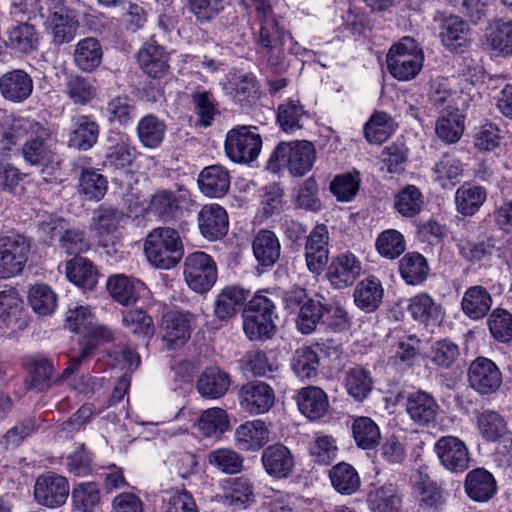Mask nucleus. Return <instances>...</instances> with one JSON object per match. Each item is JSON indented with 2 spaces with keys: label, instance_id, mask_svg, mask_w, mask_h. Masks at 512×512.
Instances as JSON below:
<instances>
[{
  "label": "nucleus",
  "instance_id": "f257e3e1",
  "mask_svg": "<svg viewBox=\"0 0 512 512\" xmlns=\"http://www.w3.org/2000/svg\"><path fill=\"white\" fill-rule=\"evenodd\" d=\"M24 137L26 140L21 149L24 161L45 175L46 181L56 177L63 160L49 129L42 123L30 118L14 117L8 130L2 133L0 149L10 151Z\"/></svg>",
  "mask_w": 512,
  "mask_h": 512
},
{
  "label": "nucleus",
  "instance_id": "f03ea898",
  "mask_svg": "<svg viewBox=\"0 0 512 512\" xmlns=\"http://www.w3.org/2000/svg\"><path fill=\"white\" fill-rule=\"evenodd\" d=\"M241 3L246 8H255L256 18L260 24L255 40L267 58L269 68L273 73L284 72L288 68L285 46L292 38L280 26L269 0H241Z\"/></svg>",
  "mask_w": 512,
  "mask_h": 512
},
{
  "label": "nucleus",
  "instance_id": "7ed1b4c3",
  "mask_svg": "<svg viewBox=\"0 0 512 512\" xmlns=\"http://www.w3.org/2000/svg\"><path fill=\"white\" fill-rule=\"evenodd\" d=\"M52 6L45 17L44 26L52 44L60 46L72 42L80 27L81 0H51Z\"/></svg>",
  "mask_w": 512,
  "mask_h": 512
},
{
  "label": "nucleus",
  "instance_id": "20e7f679",
  "mask_svg": "<svg viewBox=\"0 0 512 512\" xmlns=\"http://www.w3.org/2000/svg\"><path fill=\"white\" fill-rule=\"evenodd\" d=\"M144 251L154 266L170 269L178 264L183 255L179 233L170 227H158L147 236Z\"/></svg>",
  "mask_w": 512,
  "mask_h": 512
},
{
  "label": "nucleus",
  "instance_id": "39448f33",
  "mask_svg": "<svg viewBox=\"0 0 512 512\" xmlns=\"http://www.w3.org/2000/svg\"><path fill=\"white\" fill-rule=\"evenodd\" d=\"M274 302L263 294H256L243 311V329L252 341L271 339L276 333Z\"/></svg>",
  "mask_w": 512,
  "mask_h": 512
},
{
  "label": "nucleus",
  "instance_id": "423d86ee",
  "mask_svg": "<svg viewBox=\"0 0 512 512\" xmlns=\"http://www.w3.org/2000/svg\"><path fill=\"white\" fill-rule=\"evenodd\" d=\"M424 54L416 40L403 37L395 43L386 55L389 73L399 81L415 78L422 69Z\"/></svg>",
  "mask_w": 512,
  "mask_h": 512
},
{
  "label": "nucleus",
  "instance_id": "0eeeda50",
  "mask_svg": "<svg viewBox=\"0 0 512 512\" xmlns=\"http://www.w3.org/2000/svg\"><path fill=\"white\" fill-rule=\"evenodd\" d=\"M315 158V147L309 141L281 142L272 153L269 165L286 166L292 175L303 176L311 170Z\"/></svg>",
  "mask_w": 512,
  "mask_h": 512
},
{
  "label": "nucleus",
  "instance_id": "6e6552de",
  "mask_svg": "<svg viewBox=\"0 0 512 512\" xmlns=\"http://www.w3.org/2000/svg\"><path fill=\"white\" fill-rule=\"evenodd\" d=\"M30 241L21 234L0 236V279L22 273L28 260Z\"/></svg>",
  "mask_w": 512,
  "mask_h": 512
},
{
  "label": "nucleus",
  "instance_id": "1a4fd4ad",
  "mask_svg": "<svg viewBox=\"0 0 512 512\" xmlns=\"http://www.w3.org/2000/svg\"><path fill=\"white\" fill-rule=\"evenodd\" d=\"M196 315L187 310L173 309L165 312L161 319L162 341L170 350L183 347L191 338Z\"/></svg>",
  "mask_w": 512,
  "mask_h": 512
},
{
  "label": "nucleus",
  "instance_id": "9d476101",
  "mask_svg": "<svg viewBox=\"0 0 512 512\" xmlns=\"http://www.w3.org/2000/svg\"><path fill=\"white\" fill-rule=\"evenodd\" d=\"M184 277L188 286L197 293L208 292L217 280V266L205 252L189 254L184 262Z\"/></svg>",
  "mask_w": 512,
  "mask_h": 512
},
{
  "label": "nucleus",
  "instance_id": "9b49d317",
  "mask_svg": "<svg viewBox=\"0 0 512 512\" xmlns=\"http://www.w3.org/2000/svg\"><path fill=\"white\" fill-rule=\"evenodd\" d=\"M227 156L237 163L254 161L261 150V136L251 126H238L228 131L225 139Z\"/></svg>",
  "mask_w": 512,
  "mask_h": 512
},
{
  "label": "nucleus",
  "instance_id": "f8f14e48",
  "mask_svg": "<svg viewBox=\"0 0 512 512\" xmlns=\"http://www.w3.org/2000/svg\"><path fill=\"white\" fill-rule=\"evenodd\" d=\"M68 480L54 472L37 477L34 485V498L39 505L58 508L66 503L69 495Z\"/></svg>",
  "mask_w": 512,
  "mask_h": 512
},
{
  "label": "nucleus",
  "instance_id": "ddd939ff",
  "mask_svg": "<svg viewBox=\"0 0 512 512\" xmlns=\"http://www.w3.org/2000/svg\"><path fill=\"white\" fill-rule=\"evenodd\" d=\"M468 381L479 394L490 395L500 388L502 373L493 361L478 357L469 366Z\"/></svg>",
  "mask_w": 512,
  "mask_h": 512
},
{
  "label": "nucleus",
  "instance_id": "4468645a",
  "mask_svg": "<svg viewBox=\"0 0 512 512\" xmlns=\"http://www.w3.org/2000/svg\"><path fill=\"white\" fill-rule=\"evenodd\" d=\"M434 451L443 467L451 472H463L469 467L468 448L458 437L443 436L439 438L434 445Z\"/></svg>",
  "mask_w": 512,
  "mask_h": 512
},
{
  "label": "nucleus",
  "instance_id": "2eb2a0df",
  "mask_svg": "<svg viewBox=\"0 0 512 512\" xmlns=\"http://www.w3.org/2000/svg\"><path fill=\"white\" fill-rule=\"evenodd\" d=\"M125 219L124 213L111 205L101 204L93 213V229L99 243L107 247L109 243L114 244L118 240V230Z\"/></svg>",
  "mask_w": 512,
  "mask_h": 512
},
{
  "label": "nucleus",
  "instance_id": "dca6fc26",
  "mask_svg": "<svg viewBox=\"0 0 512 512\" xmlns=\"http://www.w3.org/2000/svg\"><path fill=\"white\" fill-rule=\"evenodd\" d=\"M362 265L360 260L351 252H345L332 258L326 277L336 289L351 286L360 276Z\"/></svg>",
  "mask_w": 512,
  "mask_h": 512
},
{
  "label": "nucleus",
  "instance_id": "f3484780",
  "mask_svg": "<svg viewBox=\"0 0 512 512\" xmlns=\"http://www.w3.org/2000/svg\"><path fill=\"white\" fill-rule=\"evenodd\" d=\"M329 232L324 224L316 225L306 238L305 258L310 272L319 274L329 258Z\"/></svg>",
  "mask_w": 512,
  "mask_h": 512
},
{
  "label": "nucleus",
  "instance_id": "a211bd4d",
  "mask_svg": "<svg viewBox=\"0 0 512 512\" xmlns=\"http://www.w3.org/2000/svg\"><path fill=\"white\" fill-rule=\"evenodd\" d=\"M241 407L250 414L267 412L274 404L273 389L262 381H252L243 385L239 391Z\"/></svg>",
  "mask_w": 512,
  "mask_h": 512
},
{
  "label": "nucleus",
  "instance_id": "6ab92c4d",
  "mask_svg": "<svg viewBox=\"0 0 512 512\" xmlns=\"http://www.w3.org/2000/svg\"><path fill=\"white\" fill-rule=\"evenodd\" d=\"M5 44L15 53L29 55L38 50L40 33L37 28L25 21H15L5 32Z\"/></svg>",
  "mask_w": 512,
  "mask_h": 512
},
{
  "label": "nucleus",
  "instance_id": "aec40b11",
  "mask_svg": "<svg viewBox=\"0 0 512 512\" xmlns=\"http://www.w3.org/2000/svg\"><path fill=\"white\" fill-rule=\"evenodd\" d=\"M33 79L23 69H13L0 77V93L12 103L26 101L33 92Z\"/></svg>",
  "mask_w": 512,
  "mask_h": 512
},
{
  "label": "nucleus",
  "instance_id": "412c9836",
  "mask_svg": "<svg viewBox=\"0 0 512 512\" xmlns=\"http://www.w3.org/2000/svg\"><path fill=\"white\" fill-rule=\"evenodd\" d=\"M440 406L429 393L418 390L406 399V411L410 419L419 426H427L436 420Z\"/></svg>",
  "mask_w": 512,
  "mask_h": 512
},
{
  "label": "nucleus",
  "instance_id": "4be33fe9",
  "mask_svg": "<svg viewBox=\"0 0 512 512\" xmlns=\"http://www.w3.org/2000/svg\"><path fill=\"white\" fill-rule=\"evenodd\" d=\"M439 37L442 44L451 52L461 53L469 45L470 29L459 16L450 15L442 20Z\"/></svg>",
  "mask_w": 512,
  "mask_h": 512
},
{
  "label": "nucleus",
  "instance_id": "5701e85b",
  "mask_svg": "<svg viewBox=\"0 0 512 512\" xmlns=\"http://www.w3.org/2000/svg\"><path fill=\"white\" fill-rule=\"evenodd\" d=\"M228 215L218 204L204 205L198 213V224L201 234L208 240L224 237L228 231Z\"/></svg>",
  "mask_w": 512,
  "mask_h": 512
},
{
  "label": "nucleus",
  "instance_id": "b1692460",
  "mask_svg": "<svg viewBox=\"0 0 512 512\" xmlns=\"http://www.w3.org/2000/svg\"><path fill=\"white\" fill-rule=\"evenodd\" d=\"M261 461L265 471L273 478L288 477L294 469V457L283 444H273L262 452Z\"/></svg>",
  "mask_w": 512,
  "mask_h": 512
},
{
  "label": "nucleus",
  "instance_id": "393cba45",
  "mask_svg": "<svg viewBox=\"0 0 512 512\" xmlns=\"http://www.w3.org/2000/svg\"><path fill=\"white\" fill-rule=\"evenodd\" d=\"M107 289L111 297L123 306L134 305L146 290L145 284L133 277L116 274L109 277Z\"/></svg>",
  "mask_w": 512,
  "mask_h": 512
},
{
  "label": "nucleus",
  "instance_id": "a878e982",
  "mask_svg": "<svg viewBox=\"0 0 512 512\" xmlns=\"http://www.w3.org/2000/svg\"><path fill=\"white\" fill-rule=\"evenodd\" d=\"M464 488L473 501L487 502L496 494L497 482L489 471L476 468L467 473Z\"/></svg>",
  "mask_w": 512,
  "mask_h": 512
},
{
  "label": "nucleus",
  "instance_id": "bb28decb",
  "mask_svg": "<svg viewBox=\"0 0 512 512\" xmlns=\"http://www.w3.org/2000/svg\"><path fill=\"white\" fill-rule=\"evenodd\" d=\"M25 366L28 372L25 385L28 389L44 392L51 387L54 366L49 359L43 355H33L26 359Z\"/></svg>",
  "mask_w": 512,
  "mask_h": 512
},
{
  "label": "nucleus",
  "instance_id": "cd10ccee",
  "mask_svg": "<svg viewBox=\"0 0 512 512\" xmlns=\"http://www.w3.org/2000/svg\"><path fill=\"white\" fill-rule=\"evenodd\" d=\"M137 58L140 68L151 78H162L169 72V55L156 43L145 44Z\"/></svg>",
  "mask_w": 512,
  "mask_h": 512
},
{
  "label": "nucleus",
  "instance_id": "c85d7f7f",
  "mask_svg": "<svg viewBox=\"0 0 512 512\" xmlns=\"http://www.w3.org/2000/svg\"><path fill=\"white\" fill-rule=\"evenodd\" d=\"M249 295L250 291L242 287L234 285L226 286L215 298V317L221 321L234 317Z\"/></svg>",
  "mask_w": 512,
  "mask_h": 512
},
{
  "label": "nucleus",
  "instance_id": "c756f323",
  "mask_svg": "<svg viewBox=\"0 0 512 512\" xmlns=\"http://www.w3.org/2000/svg\"><path fill=\"white\" fill-rule=\"evenodd\" d=\"M252 250L260 266L272 267L280 258L281 244L273 231L261 229L253 239Z\"/></svg>",
  "mask_w": 512,
  "mask_h": 512
},
{
  "label": "nucleus",
  "instance_id": "7c9ffc66",
  "mask_svg": "<svg viewBox=\"0 0 512 512\" xmlns=\"http://www.w3.org/2000/svg\"><path fill=\"white\" fill-rule=\"evenodd\" d=\"M198 185L204 195L211 198H221L229 191V172L220 165L208 166L199 174Z\"/></svg>",
  "mask_w": 512,
  "mask_h": 512
},
{
  "label": "nucleus",
  "instance_id": "2f4dec72",
  "mask_svg": "<svg viewBox=\"0 0 512 512\" xmlns=\"http://www.w3.org/2000/svg\"><path fill=\"white\" fill-rule=\"evenodd\" d=\"M69 147L86 151L94 146L99 136V125L90 115H78L73 118Z\"/></svg>",
  "mask_w": 512,
  "mask_h": 512
},
{
  "label": "nucleus",
  "instance_id": "473e14b6",
  "mask_svg": "<svg viewBox=\"0 0 512 512\" xmlns=\"http://www.w3.org/2000/svg\"><path fill=\"white\" fill-rule=\"evenodd\" d=\"M235 441L240 450H258L269 441V430L261 420L247 421L235 430Z\"/></svg>",
  "mask_w": 512,
  "mask_h": 512
},
{
  "label": "nucleus",
  "instance_id": "72a5a7b5",
  "mask_svg": "<svg viewBox=\"0 0 512 512\" xmlns=\"http://www.w3.org/2000/svg\"><path fill=\"white\" fill-rule=\"evenodd\" d=\"M297 405L300 412L310 420L323 417L329 408L327 394L316 386H308L299 390Z\"/></svg>",
  "mask_w": 512,
  "mask_h": 512
},
{
  "label": "nucleus",
  "instance_id": "f704fd0d",
  "mask_svg": "<svg viewBox=\"0 0 512 512\" xmlns=\"http://www.w3.org/2000/svg\"><path fill=\"white\" fill-rule=\"evenodd\" d=\"M383 295L381 281L375 276L361 280L353 293L356 306L367 313L374 312L380 306Z\"/></svg>",
  "mask_w": 512,
  "mask_h": 512
},
{
  "label": "nucleus",
  "instance_id": "c9c22d12",
  "mask_svg": "<svg viewBox=\"0 0 512 512\" xmlns=\"http://www.w3.org/2000/svg\"><path fill=\"white\" fill-rule=\"evenodd\" d=\"M103 58L100 41L94 37H86L75 45L73 59L75 65L83 72L96 70Z\"/></svg>",
  "mask_w": 512,
  "mask_h": 512
},
{
  "label": "nucleus",
  "instance_id": "e433bc0d",
  "mask_svg": "<svg viewBox=\"0 0 512 512\" xmlns=\"http://www.w3.org/2000/svg\"><path fill=\"white\" fill-rule=\"evenodd\" d=\"M492 305V297L487 289L480 285L469 287L461 300V309L470 319L479 320L487 315Z\"/></svg>",
  "mask_w": 512,
  "mask_h": 512
},
{
  "label": "nucleus",
  "instance_id": "4c0bfd02",
  "mask_svg": "<svg viewBox=\"0 0 512 512\" xmlns=\"http://www.w3.org/2000/svg\"><path fill=\"white\" fill-rule=\"evenodd\" d=\"M66 276L75 285L92 290L98 283L99 272L92 261L76 256L66 263Z\"/></svg>",
  "mask_w": 512,
  "mask_h": 512
},
{
  "label": "nucleus",
  "instance_id": "58836bf2",
  "mask_svg": "<svg viewBox=\"0 0 512 512\" xmlns=\"http://www.w3.org/2000/svg\"><path fill=\"white\" fill-rule=\"evenodd\" d=\"M420 352L421 340L417 336H403L396 342L389 363L399 370L409 369L419 359Z\"/></svg>",
  "mask_w": 512,
  "mask_h": 512
},
{
  "label": "nucleus",
  "instance_id": "ea45409f",
  "mask_svg": "<svg viewBox=\"0 0 512 512\" xmlns=\"http://www.w3.org/2000/svg\"><path fill=\"white\" fill-rule=\"evenodd\" d=\"M371 372L360 365L347 369L344 373V386L349 396L362 402L373 389Z\"/></svg>",
  "mask_w": 512,
  "mask_h": 512
},
{
  "label": "nucleus",
  "instance_id": "a19ab883",
  "mask_svg": "<svg viewBox=\"0 0 512 512\" xmlns=\"http://www.w3.org/2000/svg\"><path fill=\"white\" fill-rule=\"evenodd\" d=\"M229 385L228 373L218 367H209L200 375L197 390L205 398L216 399L228 391Z\"/></svg>",
  "mask_w": 512,
  "mask_h": 512
},
{
  "label": "nucleus",
  "instance_id": "79ce46f5",
  "mask_svg": "<svg viewBox=\"0 0 512 512\" xmlns=\"http://www.w3.org/2000/svg\"><path fill=\"white\" fill-rule=\"evenodd\" d=\"M136 130L140 143L146 148L155 149L162 144L167 126L156 115L147 114L138 121Z\"/></svg>",
  "mask_w": 512,
  "mask_h": 512
},
{
  "label": "nucleus",
  "instance_id": "37998d69",
  "mask_svg": "<svg viewBox=\"0 0 512 512\" xmlns=\"http://www.w3.org/2000/svg\"><path fill=\"white\" fill-rule=\"evenodd\" d=\"M399 272L408 285H420L427 280L430 267L422 254L410 252L400 260Z\"/></svg>",
  "mask_w": 512,
  "mask_h": 512
},
{
  "label": "nucleus",
  "instance_id": "c03bdc74",
  "mask_svg": "<svg viewBox=\"0 0 512 512\" xmlns=\"http://www.w3.org/2000/svg\"><path fill=\"white\" fill-rule=\"evenodd\" d=\"M486 198L487 193L483 187L464 183L455 193L456 209L464 216H473L479 211Z\"/></svg>",
  "mask_w": 512,
  "mask_h": 512
},
{
  "label": "nucleus",
  "instance_id": "a18cd8bd",
  "mask_svg": "<svg viewBox=\"0 0 512 512\" xmlns=\"http://www.w3.org/2000/svg\"><path fill=\"white\" fill-rule=\"evenodd\" d=\"M329 479L332 487L341 495H352L361 485L358 472L346 462L333 466L329 471Z\"/></svg>",
  "mask_w": 512,
  "mask_h": 512
},
{
  "label": "nucleus",
  "instance_id": "49530a36",
  "mask_svg": "<svg viewBox=\"0 0 512 512\" xmlns=\"http://www.w3.org/2000/svg\"><path fill=\"white\" fill-rule=\"evenodd\" d=\"M92 324V314L88 307L77 306L69 309L66 315V327L73 332H81L88 330L95 336L102 338L104 341H109L112 338L111 331L106 327H90Z\"/></svg>",
  "mask_w": 512,
  "mask_h": 512
},
{
  "label": "nucleus",
  "instance_id": "de8ad7c7",
  "mask_svg": "<svg viewBox=\"0 0 512 512\" xmlns=\"http://www.w3.org/2000/svg\"><path fill=\"white\" fill-rule=\"evenodd\" d=\"M307 112L298 100L288 99L277 109V122L280 128L287 133H293L303 128Z\"/></svg>",
  "mask_w": 512,
  "mask_h": 512
},
{
  "label": "nucleus",
  "instance_id": "09e8293b",
  "mask_svg": "<svg viewBox=\"0 0 512 512\" xmlns=\"http://www.w3.org/2000/svg\"><path fill=\"white\" fill-rule=\"evenodd\" d=\"M401 503V496L393 484H385L368 495L373 512H400Z\"/></svg>",
  "mask_w": 512,
  "mask_h": 512
},
{
  "label": "nucleus",
  "instance_id": "8fccbe9b",
  "mask_svg": "<svg viewBox=\"0 0 512 512\" xmlns=\"http://www.w3.org/2000/svg\"><path fill=\"white\" fill-rule=\"evenodd\" d=\"M71 500L75 510L95 512L101 503V492L95 482H81L74 485Z\"/></svg>",
  "mask_w": 512,
  "mask_h": 512
},
{
  "label": "nucleus",
  "instance_id": "3c124183",
  "mask_svg": "<svg viewBox=\"0 0 512 512\" xmlns=\"http://www.w3.org/2000/svg\"><path fill=\"white\" fill-rule=\"evenodd\" d=\"M490 48L503 56L512 54V20L498 19L489 26Z\"/></svg>",
  "mask_w": 512,
  "mask_h": 512
},
{
  "label": "nucleus",
  "instance_id": "603ef678",
  "mask_svg": "<svg viewBox=\"0 0 512 512\" xmlns=\"http://www.w3.org/2000/svg\"><path fill=\"white\" fill-rule=\"evenodd\" d=\"M408 311L415 320L426 325L437 322L442 314L441 306L426 293H420L412 297Z\"/></svg>",
  "mask_w": 512,
  "mask_h": 512
},
{
  "label": "nucleus",
  "instance_id": "864d4df0",
  "mask_svg": "<svg viewBox=\"0 0 512 512\" xmlns=\"http://www.w3.org/2000/svg\"><path fill=\"white\" fill-rule=\"evenodd\" d=\"M150 211L164 222L176 218L180 212V201L175 192L159 190L151 198Z\"/></svg>",
  "mask_w": 512,
  "mask_h": 512
},
{
  "label": "nucleus",
  "instance_id": "5fc2aeb1",
  "mask_svg": "<svg viewBox=\"0 0 512 512\" xmlns=\"http://www.w3.org/2000/svg\"><path fill=\"white\" fill-rule=\"evenodd\" d=\"M28 302L35 313L47 316L57 307V295L49 285L39 283L30 287Z\"/></svg>",
  "mask_w": 512,
  "mask_h": 512
},
{
  "label": "nucleus",
  "instance_id": "6e6d98bb",
  "mask_svg": "<svg viewBox=\"0 0 512 512\" xmlns=\"http://www.w3.org/2000/svg\"><path fill=\"white\" fill-rule=\"evenodd\" d=\"M22 314V300L15 288L0 291V320L6 327L16 326Z\"/></svg>",
  "mask_w": 512,
  "mask_h": 512
},
{
  "label": "nucleus",
  "instance_id": "4d7b16f0",
  "mask_svg": "<svg viewBox=\"0 0 512 512\" xmlns=\"http://www.w3.org/2000/svg\"><path fill=\"white\" fill-rule=\"evenodd\" d=\"M225 499L234 510L247 508L254 502L252 484L247 478H234L227 487Z\"/></svg>",
  "mask_w": 512,
  "mask_h": 512
},
{
  "label": "nucleus",
  "instance_id": "13d9d810",
  "mask_svg": "<svg viewBox=\"0 0 512 512\" xmlns=\"http://www.w3.org/2000/svg\"><path fill=\"white\" fill-rule=\"evenodd\" d=\"M477 426L480 434L487 441H496L507 432L504 417L493 410H484L478 413Z\"/></svg>",
  "mask_w": 512,
  "mask_h": 512
},
{
  "label": "nucleus",
  "instance_id": "bf43d9fd",
  "mask_svg": "<svg viewBox=\"0 0 512 512\" xmlns=\"http://www.w3.org/2000/svg\"><path fill=\"white\" fill-rule=\"evenodd\" d=\"M423 205V195L414 185H407L395 196L394 207L403 217H414L420 213Z\"/></svg>",
  "mask_w": 512,
  "mask_h": 512
},
{
  "label": "nucleus",
  "instance_id": "052dcab7",
  "mask_svg": "<svg viewBox=\"0 0 512 512\" xmlns=\"http://www.w3.org/2000/svg\"><path fill=\"white\" fill-rule=\"evenodd\" d=\"M290 365L299 378H311L317 374L318 354L311 347L302 346L294 351Z\"/></svg>",
  "mask_w": 512,
  "mask_h": 512
},
{
  "label": "nucleus",
  "instance_id": "680f3d73",
  "mask_svg": "<svg viewBox=\"0 0 512 512\" xmlns=\"http://www.w3.org/2000/svg\"><path fill=\"white\" fill-rule=\"evenodd\" d=\"M495 240L491 237L475 242L468 237H462L457 240V248L460 255L469 262H477L493 254L495 250Z\"/></svg>",
  "mask_w": 512,
  "mask_h": 512
},
{
  "label": "nucleus",
  "instance_id": "e2e57ef3",
  "mask_svg": "<svg viewBox=\"0 0 512 512\" xmlns=\"http://www.w3.org/2000/svg\"><path fill=\"white\" fill-rule=\"evenodd\" d=\"M463 130V117L458 113V109L438 118L435 126L437 136L443 142L450 144L461 138Z\"/></svg>",
  "mask_w": 512,
  "mask_h": 512
},
{
  "label": "nucleus",
  "instance_id": "0e129e2a",
  "mask_svg": "<svg viewBox=\"0 0 512 512\" xmlns=\"http://www.w3.org/2000/svg\"><path fill=\"white\" fill-rule=\"evenodd\" d=\"M352 432L357 445L363 449H372L379 443L380 430L369 417L357 418L353 423Z\"/></svg>",
  "mask_w": 512,
  "mask_h": 512
},
{
  "label": "nucleus",
  "instance_id": "69168bd1",
  "mask_svg": "<svg viewBox=\"0 0 512 512\" xmlns=\"http://www.w3.org/2000/svg\"><path fill=\"white\" fill-rule=\"evenodd\" d=\"M79 188L87 199L99 201L105 196L108 183L106 178L95 170L83 169L79 178Z\"/></svg>",
  "mask_w": 512,
  "mask_h": 512
},
{
  "label": "nucleus",
  "instance_id": "338daca9",
  "mask_svg": "<svg viewBox=\"0 0 512 512\" xmlns=\"http://www.w3.org/2000/svg\"><path fill=\"white\" fill-rule=\"evenodd\" d=\"M197 426L206 437L223 433L229 426L227 413L218 407L207 409L198 419Z\"/></svg>",
  "mask_w": 512,
  "mask_h": 512
},
{
  "label": "nucleus",
  "instance_id": "774afa93",
  "mask_svg": "<svg viewBox=\"0 0 512 512\" xmlns=\"http://www.w3.org/2000/svg\"><path fill=\"white\" fill-rule=\"evenodd\" d=\"M488 327L492 337L501 343L512 341V314L505 309L496 308L488 317Z\"/></svg>",
  "mask_w": 512,
  "mask_h": 512
}]
</instances>
